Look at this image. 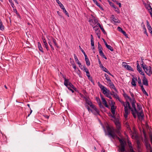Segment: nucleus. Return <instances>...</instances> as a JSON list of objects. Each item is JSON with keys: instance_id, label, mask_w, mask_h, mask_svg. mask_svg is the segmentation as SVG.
Wrapping results in <instances>:
<instances>
[{"instance_id": "obj_19", "label": "nucleus", "mask_w": 152, "mask_h": 152, "mask_svg": "<svg viewBox=\"0 0 152 152\" xmlns=\"http://www.w3.org/2000/svg\"><path fill=\"white\" fill-rule=\"evenodd\" d=\"M124 111L125 114H124V117L126 119L127 118L128 115L129 113L128 108H126V107H125V108H124Z\"/></svg>"}, {"instance_id": "obj_11", "label": "nucleus", "mask_w": 152, "mask_h": 152, "mask_svg": "<svg viewBox=\"0 0 152 152\" xmlns=\"http://www.w3.org/2000/svg\"><path fill=\"white\" fill-rule=\"evenodd\" d=\"M115 108L114 105V104H112L111 107V110L113 115H112V117L113 118H115Z\"/></svg>"}, {"instance_id": "obj_58", "label": "nucleus", "mask_w": 152, "mask_h": 152, "mask_svg": "<svg viewBox=\"0 0 152 152\" xmlns=\"http://www.w3.org/2000/svg\"><path fill=\"white\" fill-rule=\"evenodd\" d=\"M117 29L118 31L121 32H122V31H123L122 28L121 27H118Z\"/></svg>"}, {"instance_id": "obj_34", "label": "nucleus", "mask_w": 152, "mask_h": 152, "mask_svg": "<svg viewBox=\"0 0 152 152\" xmlns=\"http://www.w3.org/2000/svg\"><path fill=\"white\" fill-rule=\"evenodd\" d=\"M98 50H99V51L100 50H103V48H102V47L101 45L99 42H98Z\"/></svg>"}, {"instance_id": "obj_26", "label": "nucleus", "mask_w": 152, "mask_h": 152, "mask_svg": "<svg viewBox=\"0 0 152 152\" xmlns=\"http://www.w3.org/2000/svg\"><path fill=\"white\" fill-rule=\"evenodd\" d=\"M62 76H63V77L64 80V85L65 86H66V85H67V82H68V81L69 80L68 79H66L65 77V76L64 75H62Z\"/></svg>"}, {"instance_id": "obj_45", "label": "nucleus", "mask_w": 152, "mask_h": 152, "mask_svg": "<svg viewBox=\"0 0 152 152\" xmlns=\"http://www.w3.org/2000/svg\"><path fill=\"white\" fill-rule=\"evenodd\" d=\"M115 137L117 138V139L119 140L120 143L122 142L125 141L124 140L120 139L119 137H118L116 135L115 136Z\"/></svg>"}, {"instance_id": "obj_61", "label": "nucleus", "mask_w": 152, "mask_h": 152, "mask_svg": "<svg viewBox=\"0 0 152 152\" xmlns=\"http://www.w3.org/2000/svg\"><path fill=\"white\" fill-rule=\"evenodd\" d=\"M13 10L14 11V12H15L16 13L17 15H18L19 16H20L19 13H18V12L16 9H13Z\"/></svg>"}, {"instance_id": "obj_59", "label": "nucleus", "mask_w": 152, "mask_h": 152, "mask_svg": "<svg viewBox=\"0 0 152 152\" xmlns=\"http://www.w3.org/2000/svg\"><path fill=\"white\" fill-rule=\"evenodd\" d=\"M77 69H78V71L79 72H77V74H78V75L80 77H82V76L81 75V74H80V70L78 69V68H77Z\"/></svg>"}, {"instance_id": "obj_36", "label": "nucleus", "mask_w": 152, "mask_h": 152, "mask_svg": "<svg viewBox=\"0 0 152 152\" xmlns=\"http://www.w3.org/2000/svg\"><path fill=\"white\" fill-rule=\"evenodd\" d=\"M95 33L97 35L98 37L100 38V30L95 31Z\"/></svg>"}, {"instance_id": "obj_16", "label": "nucleus", "mask_w": 152, "mask_h": 152, "mask_svg": "<svg viewBox=\"0 0 152 152\" xmlns=\"http://www.w3.org/2000/svg\"><path fill=\"white\" fill-rule=\"evenodd\" d=\"M142 81L143 84L144 85L146 86H148V80L146 78V77H145V76L144 77Z\"/></svg>"}, {"instance_id": "obj_54", "label": "nucleus", "mask_w": 152, "mask_h": 152, "mask_svg": "<svg viewBox=\"0 0 152 152\" xmlns=\"http://www.w3.org/2000/svg\"><path fill=\"white\" fill-rule=\"evenodd\" d=\"M86 107L87 108L88 111L90 112L91 111L92 113H93L92 110L88 106H86Z\"/></svg>"}, {"instance_id": "obj_37", "label": "nucleus", "mask_w": 152, "mask_h": 152, "mask_svg": "<svg viewBox=\"0 0 152 152\" xmlns=\"http://www.w3.org/2000/svg\"><path fill=\"white\" fill-rule=\"evenodd\" d=\"M137 69L139 72L142 70L139 64L138 63H137Z\"/></svg>"}, {"instance_id": "obj_31", "label": "nucleus", "mask_w": 152, "mask_h": 152, "mask_svg": "<svg viewBox=\"0 0 152 152\" xmlns=\"http://www.w3.org/2000/svg\"><path fill=\"white\" fill-rule=\"evenodd\" d=\"M142 28L143 29L144 31V33L146 35L148 36V34L146 31V29L145 27V25H143V26H142Z\"/></svg>"}, {"instance_id": "obj_25", "label": "nucleus", "mask_w": 152, "mask_h": 152, "mask_svg": "<svg viewBox=\"0 0 152 152\" xmlns=\"http://www.w3.org/2000/svg\"><path fill=\"white\" fill-rule=\"evenodd\" d=\"M104 77L105 78V79H106L109 83L111 82V80L110 79V78L109 76L106 74L105 73L104 74Z\"/></svg>"}, {"instance_id": "obj_62", "label": "nucleus", "mask_w": 152, "mask_h": 152, "mask_svg": "<svg viewBox=\"0 0 152 152\" xmlns=\"http://www.w3.org/2000/svg\"><path fill=\"white\" fill-rule=\"evenodd\" d=\"M110 94H108L105 95L107 97L109 98V99H112V97L111 96H110Z\"/></svg>"}, {"instance_id": "obj_22", "label": "nucleus", "mask_w": 152, "mask_h": 152, "mask_svg": "<svg viewBox=\"0 0 152 152\" xmlns=\"http://www.w3.org/2000/svg\"><path fill=\"white\" fill-rule=\"evenodd\" d=\"M67 85L66 86L67 87V88L68 87H69L70 88H73L75 87L71 83L69 82V80L68 81V82H67Z\"/></svg>"}, {"instance_id": "obj_30", "label": "nucleus", "mask_w": 152, "mask_h": 152, "mask_svg": "<svg viewBox=\"0 0 152 152\" xmlns=\"http://www.w3.org/2000/svg\"><path fill=\"white\" fill-rule=\"evenodd\" d=\"M91 15L93 19L94 22L95 23V24L97 23L98 21V19L97 18H95V17H94L92 15Z\"/></svg>"}, {"instance_id": "obj_33", "label": "nucleus", "mask_w": 152, "mask_h": 152, "mask_svg": "<svg viewBox=\"0 0 152 152\" xmlns=\"http://www.w3.org/2000/svg\"><path fill=\"white\" fill-rule=\"evenodd\" d=\"M52 39L53 42V43H54L55 45L56 46V47L57 48H58V45L57 43L56 42V40L54 38H52Z\"/></svg>"}, {"instance_id": "obj_23", "label": "nucleus", "mask_w": 152, "mask_h": 152, "mask_svg": "<svg viewBox=\"0 0 152 152\" xmlns=\"http://www.w3.org/2000/svg\"><path fill=\"white\" fill-rule=\"evenodd\" d=\"M83 98L85 99V101L86 102V103L88 105H89V106L92 103L91 102V101H89L88 98H87L86 97H84Z\"/></svg>"}, {"instance_id": "obj_48", "label": "nucleus", "mask_w": 152, "mask_h": 152, "mask_svg": "<svg viewBox=\"0 0 152 152\" xmlns=\"http://www.w3.org/2000/svg\"><path fill=\"white\" fill-rule=\"evenodd\" d=\"M137 150H141V147L140 145V142L139 141H137Z\"/></svg>"}, {"instance_id": "obj_13", "label": "nucleus", "mask_w": 152, "mask_h": 152, "mask_svg": "<svg viewBox=\"0 0 152 152\" xmlns=\"http://www.w3.org/2000/svg\"><path fill=\"white\" fill-rule=\"evenodd\" d=\"M96 101L98 103V104L99 107L101 108H104V107L102 104L101 102V101L99 98L97 97H96Z\"/></svg>"}, {"instance_id": "obj_28", "label": "nucleus", "mask_w": 152, "mask_h": 152, "mask_svg": "<svg viewBox=\"0 0 152 152\" xmlns=\"http://www.w3.org/2000/svg\"><path fill=\"white\" fill-rule=\"evenodd\" d=\"M61 9H62L63 12H64L65 14L68 17H69V15L68 12H67V11L65 9V8L64 6L63 7H62L61 8Z\"/></svg>"}, {"instance_id": "obj_21", "label": "nucleus", "mask_w": 152, "mask_h": 152, "mask_svg": "<svg viewBox=\"0 0 152 152\" xmlns=\"http://www.w3.org/2000/svg\"><path fill=\"white\" fill-rule=\"evenodd\" d=\"M38 47L39 50L42 53H44L43 49L42 46L41 45L40 42L38 43Z\"/></svg>"}, {"instance_id": "obj_14", "label": "nucleus", "mask_w": 152, "mask_h": 152, "mask_svg": "<svg viewBox=\"0 0 152 152\" xmlns=\"http://www.w3.org/2000/svg\"><path fill=\"white\" fill-rule=\"evenodd\" d=\"M100 67L104 71V72L107 73L108 74L112 76V77H113V76L110 73L109 71L107 70V69L105 67H104L103 65H102Z\"/></svg>"}, {"instance_id": "obj_50", "label": "nucleus", "mask_w": 152, "mask_h": 152, "mask_svg": "<svg viewBox=\"0 0 152 152\" xmlns=\"http://www.w3.org/2000/svg\"><path fill=\"white\" fill-rule=\"evenodd\" d=\"M93 20V19L92 18H90L89 19L88 22L90 23V24L91 25H92V23H94Z\"/></svg>"}, {"instance_id": "obj_4", "label": "nucleus", "mask_w": 152, "mask_h": 152, "mask_svg": "<svg viewBox=\"0 0 152 152\" xmlns=\"http://www.w3.org/2000/svg\"><path fill=\"white\" fill-rule=\"evenodd\" d=\"M126 144V142L125 141L120 143V145L119 148V152H124L126 151L125 145Z\"/></svg>"}, {"instance_id": "obj_24", "label": "nucleus", "mask_w": 152, "mask_h": 152, "mask_svg": "<svg viewBox=\"0 0 152 152\" xmlns=\"http://www.w3.org/2000/svg\"><path fill=\"white\" fill-rule=\"evenodd\" d=\"M99 53L100 55L103 58H104V59H107V58L104 55V53L102 52V50H100L99 51Z\"/></svg>"}, {"instance_id": "obj_49", "label": "nucleus", "mask_w": 152, "mask_h": 152, "mask_svg": "<svg viewBox=\"0 0 152 152\" xmlns=\"http://www.w3.org/2000/svg\"><path fill=\"white\" fill-rule=\"evenodd\" d=\"M92 26L93 27V29L94 30H95V31H97V30H99V29L98 28V27L96 25V26L93 27V26Z\"/></svg>"}, {"instance_id": "obj_35", "label": "nucleus", "mask_w": 152, "mask_h": 152, "mask_svg": "<svg viewBox=\"0 0 152 152\" xmlns=\"http://www.w3.org/2000/svg\"><path fill=\"white\" fill-rule=\"evenodd\" d=\"M137 106L138 110L140 111L141 110H142V108L140 104L138 103H137Z\"/></svg>"}, {"instance_id": "obj_55", "label": "nucleus", "mask_w": 152, "mask_h": 152, "mask_svg": "<svg viewBox=\"0 0 152 152\" xmlns=\"http://www.w3.org/2000/svg\"><path fill=\"white\" fill-rule=\"evenodd\" d=\"M138 84H139V85L142 84V83H141V80L140 79L139 77L138 78Z\"/></svg>"}, {"instance_id": "obj_7", "label": "nucleus", "mask_w": 152, "mask_h": 152, "mask_svg": "<svg viewBox=\"0 0 152 152\" xmlns=\"http://www.w3.org/2000/svg\"><path fill=\"white\" fill-rule=\"evenodd\" d=\"M90 106L91 108H93L96 112V113H94V114L97 115H99V111L96 108V106L94 105L92 103L90 105Z\"/></svg>"}, {"instance_id": "obj_1", "label": "nucleus", "mask_w": 152, "mask_h": 152, "mask_svg": "<svg viewBox=\"0 0 152 152\" xmlns=\"http://www.w3.org/2000/svg\"><path fill=\"white\" fill-rule=\"evenodd\" d=\"M106 128L108 132V135L111 137L113 139H115L116 135L114 132V129L108 126H107Z\"/></svg>"}, {"instance_id": "obj_64", "label": "nucleus", "mask_w": 152, "mask_h": 152, "mask_svg": "<svg viewBox=\"0 0 152 152\" xmlns=\"http://www.w3.org/2000/svg\"><path fill=\"white\" fill-rule=\"evenodd\" d=\"M147 28L148 30L149 31V32L151 31H152V28H151V26L148 27Z\"/></svg>"}, {"instance_id": "obj_29", "label": "nucleus", "mask_w": 152, "mask_h": 152, "mask_svg": "<svg viewBox=\"0 0 152 152\" xmlns=\"http://www.w3.org/2000/svg\"><path fill=\"white\" fill-rule=\"evenodd\" d=\"M132 106L133 108V109L134 110V112L136 113L137 112V110L136 107V105L135 104H134V103H132Z\"/></svg>"}, {"instance_id": "obj_9", "label": "nucleus", "mask_w": 152, "mask_h": 152, "mask_svg": "<svg viewBox=\"0 0 152 152\" xmlns=\"http://www.w3.org/2000/svg\"><path fill=\"white\" fill-rule=\"evenodd\" d=\"M145 145L147 150L149 151L152 150V148L151 146V145L148 141H146L145 142Z\"/></svg>"}, {"instance_id": "obj_17", "label": "nucleus", "mask_w": 152, "mask_h": 152, "mask_svg": "<svg viewBox=\"0 0 152 152\" xmlns=\"http://www.w3.org/2000/svg\"><path fill=\"white\" fill-rule=\"evenodd\" d=\"M111 95L113 96V97L118 100L120 102H121V100L119 96L116 94H112V93H110Z\"/></svg>"}, {"instance_id": "obj_56", "label": "nucleus", "mask_w": 152, "mask_h": 152, "mask_svg": "<svg viewBox=\"0 0 152 152\" xmlns=\"http://www.w3.org/2000/svg\"><path fill=\"white\" fill-rule=\"evenodd\" d=\"M97 6H98L102 10H104L103 8L100 5L99 3H98V4L96 5Z\"/></svg>"}, {"instance_id": "obj_63", "label": "nucleus", "mask_w": 152, "mask_h": 152, "mask_svg": "<svg viewBox=\"0 0 152 152\" xmlns=\"http://www.w3.org/2000/svg\"><path fill=\"white\" fill-rule=\"evenodd\" d=\"M121 33L123 34L125 36H127V34H126V32L124 31V30L122 31Z\"/></svg>"}, {"instance_id": "obj_3", "label": "nucleus", "mask_w": 152, "mask_h": 152, "mask_svg": "<svg viewBox=\"0 0 152 152\" xmlns=\"http://www.w3.org/2000/svg\"><path fill=\"white\" fill-rule=\"evenodd\" d=\"M99 86L102 91L103 93L105 95L111 93L110 92V91L108 90L107 88L104 86L100 84L99 82Z\"/></svg>"}, {"instance_id": "obj_39", "label": "nucleus", "mask_w": 152, "mask_h": 152, "mask_svg": "<svg viewBox=\"0 0 152 152\" xmlns=\"http://www.w3.org/2000/svg\"><path fill=\"white\" fill-rule=\"evenodd\" d=\"M56 1L61 8L63 7L64 5L58 0H56Z\"/></svg>"}, {"instance_id": "obj_41", "label": "nucleus", "mask_w": 152, "mask_h": 152, "mask_svg": "<svg viewBox=\"0 0 152 152\" xmlns=\"http://www.w3.org/2000/svg\"><path fill=\"white\" fill-rule=\"evenodd\" d=\"M128 144L129 147V149L133 148V147L131 142L130 141H128Z\"/></svg>"}, {"instance_id": "obj_51", "label": "nucleus", "mask_w": 152, "mask_h": 152, "mask_svg": "<svg viewBox=\"0 0 152 152\" xmlns=\"http://www.w3.org/2000/svg\"><path fill=\"white\" fill-rule=\"evenodd\" d=\"M122 104H123V105L124 106V108H125V107H126V108H127V103L126 102V104H125L124 102V101H122L121 102Z\"/></svg>"}, {"instance_id": "obj_40", "label": "nucleus", "mask_w": 152, "mask_h": 152, "mask_svg": "<svg viewBox=\"0 0 152 152\" xmlns=\"http://www.w3.org/2000/svg\"><path fill=\"white\" fill-rule=\"evenodd\" d=\"M44 45L45 46V48H46L47 50H49V48L48 47V45L46 42H43Z\"/></svg>"}, {"instance_id": "obj_2", "label": "nucleus", "mask_w": 152, "mask_h": 152, "mask_svg": "<svg viewBox=\"0 0 152 152\" xmlns=\"http://www.w3.org/2000/svg\"><path fill=\"white\" fill-rule=\"evenodd\" d=\"M141 67L145 70V72L149 76H150L151 74L152 75V71L151 69V67L150 66L147 67L146 65L141 64Z\"/></svg>"}, {"instance_id": "obj_32", "label": "nucleus", "mask_w": 152, "mask_h": 152, "mask_svg": "<svg viewBox=\"0 0 152 152\" xmlns=\"http://www.w3.org/2000/svg\"><path fill=\"white\" fill-rule=\"evenodd\" d=\"M4 28L1 21L0 22V30L2 31L4 30Z\"/></svg>"}, {"instance_id": "obj_5", "label": "nucleus", "mask_w": 152, "mask_h": 152, "mask_svg": "<svg viewBox=\"0 0 152 152\" xmlns=\"http://www.w3.org/2000/svg\"><path fill=\"white\" fill-rule=\"evenodd\" d=\"M132 111V114L134 117V118H136L137 117L136 114H137V115L138 117V118H140V117H141L142 118L143 117V115H142V114L143 113L142 111H141L140 112H138L137 111V112L136 113L135 112H134V110L133 109H132L131 110Z\"/></svg>"}, {"instance_id": "obj_20", "label": "nucleus", "mask_w": 152, "mask_h": 152, "mask_svg": "<svg viewBox=\"0 0 152 152\" xmlns=\"http://www.w3.org/2000/svg\"><path fill=\"white\" fill-rule=\"evenodd\" d=\"M147 8L150 12V15L152 16V8L150 4H148Z\"/></svg>"}, {"instance_id": "obj_53", "label": "nucleus", "mask_w": 152, "mask_h": 152, "mask_svg": "<svg viewBox=\"0 0 152 152\" xmlns=\"http://www.w3.org/2000/svg\"><path fill=\"white\" fill-rule=\"evenodd\" d=\"M142 92H143V93L145 95H146L147 96H148V95L146 92V91H145V89H143V90H142Z\"/></svg>"}, {"instance_id": "obj_43", "label": "nucleus", "mask_w": 152, "mask_h": 152, "mask_svg": "<svg viewBox=\"0 0 152 152\" xmlns=\"http://www.w3.org/2000/svg\"><path fill=\"white\" fill-rule=\"evenodd\" d=\"M106 47L107 48L110 50L111 51H113V48L110 45H107Z\"/></svg>"}, {"instance_id": "obj_44", "label": "nucleus", "mask_w": 152, "mask_h": 152, "mask_svg": "<svg viewBox=\"0 0 152 152\" xmlns=\"http://www.w3.org/2000/svg\"><path fill=\"white\" fill-rule=\"evenodd\" d=\"M85 60L87 65L88 66H90V63L88 58H86V59H85Z\"/></svg>"}, {"instance_id": "obj_8", "label": "nucleus", "mask_w": 152, "mask_h": 152, "mask_svg": "<svg viewBox=\"0 0 152 152\" xmlns=\"http://www.w3.org/2000/svg\"><path fill=\"white\" fill-rule=\"evenodd\" d=\"M74 58H75V61L77 62V64L79 65V67L81 69H83V68H82V65L81 64L80 62L78 60L76 55V54H74Z\"/></svg>"}, {"instance_id": "obj_52", "label": "nucleus", "mask_w": 152, "mask_h": 152, "mask_svg": "<svg viewBox=\"0 0 152 152\" xmlns=\"http://www.w3.org/2000/svg\"><path fill=\"white\" fill-rule=\"evenodd\" d=\"M72 65L73 67V68L75 70L76 69V67L75 65V64L74 61H73L72 63Z\"/></svg>"}, {"instance_id": "obj_10", "label": "nucleus", "mask_w": 152, "mask_h": 152, "mask_svg": "<svg viewBox=\"0 0 152 152\" xmlns=\"http://www.w3.org/2000/svg\"><path fill=\"white\" fill-rule=\"evenodd\" d=\"M102 101L103 102V104H104L105 107L107 108H109V106L107 104V102L106 100L104 98L103 96L101 94L100 95Z\"/></svg>"}, {"instance_id": "obj_47", "label": "nucleus", "mask_w": 152, "mask_h": 152, "mask_svg": "<svg viewBox=\"0 0 152 152\" xmlns=\"http://www.w3.org/2000/svg\"><path fill=\"white\" fill-rule=\"evenodd\" d=\"M108 2H109V4H110V6H111V7H115V5H114V3H112V2L110 1V0H108Z\"/></svg>"}, {"instance_id": "obj_15", "label": "nucleus", "mask_w": 152, "mask_h": 152, "mask_svg": "<svg viewBox=\"0 0 152 152\" xmlns=\"http://www.w3.org/2000/svg\"><path fill=\"white\" fill-rule=\"evenodd\" d=\"M137 80V77H133L132 79L131 82L132 85L134 86H136V82Z\"/></svg>"}, {"instance_id": "obj_46", "label": "nucleus", "mask_w": 152, "mask_h": 152, "mask_svg": "<svg viewBox=\"0 0 152 152\" xmlns=\"http://www.w3.org/2000/svg\"><path fill=\"white\" fill-rule=\"evenodd\" d=\"M126 102L127 104V107H128L129 109L131 110L132 109H133L131 107L129 102L127 101H126Z\"/></svg>"}, {"instance_id": "obj_57", "label": "nucleus", "mask_w": 152, "mask_h": 152, "mask_svg": "<svg viewBox=\"0 0 152 152\" xmlns=\"http://www.w3.org/2000/svg\"><path fill=\"white\" fill-rule=\"evenodd\" d=\"M129 93L130 94V95L132 97V99H134V95L133 93H132L131 91H129Z\"/></svg>"}, {"instance_id": "obj_12", "label": "nucleus", "mask_w": 152, "mask_h": 152, "mask_svg": "<svg viewBox=\"0 0 152 152\" xmlns=\"http://www.w3.org/2000/svg\"><path fill=\"white\" fill-rule=\"evenodd\" d=\"M123 96L126 99V101L128 100H129L130 102L132 101V99L130 97L128 96L125 92L124 91H123Z\"/></svg>"}, {"instance_id": "obj_42", "label": "nucleus", "mask_w": 152, "mask_h": 152, "mask_svg": "<svg viewBox=\"0 0 152 152\" xmlns=\"http://www.w3.org/2000/svg\"><path fill=\"white\" fill-rule=\"evenodd\" d=\"M48 40H49L48 43H49L50 46V47L52 48V50H54V48L52 45V43L51 42V40H50L49 39H48Z\"/></svg>"}, {"instance_id": "obj_27", "label": "nucleus", "mask_w": 152, "mask_h": 152, "mask_svg": "<svg viewBox=\"0 0 152 152\" xmlns=\"http://www.w3.org/2000/svg\"><path fill=\"white\" fill-rule=\"evenodd\" d=\"M112 20L115 23H120V21L117 18L116 19L115 17L112 18Z\"/></svg>"}, {"instance_id": "obj_38", "label": "nucleus", "mask_w": 152, "mask_h": 152, "mask_svg": "<svg viewBox=\"0 0 152 152\" xmlns=\"http://www.w3.org/2000/svg\"><path fill=\"white\" fill-rule=\"evenodd\" d=\"M113 8H114L115 11L117 13L119 14L120 13V11L118 8L115 5V7H113Z\"/></svg>"}, {"instance_id": "obj_60", "label": "nucleus", "mask_w": 152, "mask_h": 152, "mask_svg": "<svg viewBox=\"0 0 152 152\" xmlns=\"http://www.w3.org/2000/svg\"><path fill=\"white\" fill-rule=\"evenodd\" d=\"M57 13L58 15H59V16L61 18L63 17V16L61 14V13H60V12L59 11L57 12Z\"/></svg>"}, {"instance_id": "obj_6", "label": "nucleus", "mask_w": 152, "mask_h": 152, "mask_svg": "<svg viewBox=\"0 0 152 152\" xmlns=\"http://www.w3.org/2000/svg\"><path fill=\"white\" fill-rule=\"evenodd\" d=\"M122 65L128 70H130L132 71H134L133 68L129 65H127V63L126 62H123L122 63Z\"/></svg>"}, {"instance_id": "obj_18", "label": "nucleus", "mask_w": 152, "mask_h": 152, "mask_svg": "<svg viewBox=\"0 0 152 152\" xmlns=\"http://www.w3.org/2000/svg\"><path fill=\"white\" fill-rule=\"evenodd\" d=\"M109 84L110 86V88L113 89L116 92H118L115 86L113 83L111 82V81L109 83Z\"/></svg>"}]
</instances>
